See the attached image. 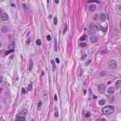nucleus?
Wrapping results in <instances>:
<instances>
[{
	"label": "nucleus",
	"instance_id": "25",
	"mask_svg": "<svg viewBox=\"0 0 121 121\" xmlns=\"http://www.w3.org/2000/svg\"><path fill=\"white\" fill-rule=\"evenodd\" d=\"M23 7L26 9H28L30 8V7L28 6H26V4L25 3H24L23 4Z\"/></svg>",
	"mask_w": 121,
	"mask_h": 121
},
{
	"label": "nucleus",
	"instance_id": "22",
	"mask_svg": "<svg viewBox=\"0 0 121 121\" xmlns=\"http://www.w3.org/2000/svg\"><path fill=\"white\" fill-rule=\"evenodd\" d=\"M65 27L64 29L63 33L64 34L63 35V36H65V34L66 33V32L67 31V30H68V28H67V24H66L65 25Z\"/></svg>",
	"mask_w": 121,
	"mask_h": 121
},
{
	"label": "nucleus",
	"instance_id": "26",
	"mask_svg": "<svg viewBox=\"0 0 121 121\" xmlns=\"http://www.w3.org/2000/svg\"><path fill=\"white\" fill-rule=\"evenodd\" d=\"M98 14H96L94 15V17L92 18V19L93 21H96L98 20Z\"/></svg>",
	"mask_w": 121,
	"mask_h": 121
},
{
	"label": "nucleus",
	"instance_id": "7",
	"mask_svg": "<svg viewBox=\"0 0 121 121\" xmlns=\"http://www.w3.org/2000/svg\"><path fill=\"white\" fill-rule=\"evenodd\" d=\"M106 88L105 85L103 84H101L99 87L98 89L101 93H103L105 90Z\"/></svg>",
	"mask_w": 121,
	"mask_h": 121
},
{
	"label": "nucleus",
	"instance_id": "58",
	"mask_svg": "<svg viewBox=\"0 0 121 121\" xmlns=\"http://www.w3.org/2000/svg\"><path fill=\"white\" fill-rule=\"evenodd\" d=\"M47 93V91L46 90H45L44 91V93Z\"/></svg>",
	"mask_w": 121,
	"mask_h": 121
},
{
	"label": "nucleus",
	"instance_id": "5",
	"mask_svg": "<svg viewBox=\"0 0 121 121\" xmlns=\"http://www.w3.org/2000/svg\"><path fill=\"white\" fill-rule=\"evenodd\" d=\"M108 102L110 103H112L115 101V98L113 95L108 96L107 98Z\"/></svg>",
	"mask_w": 121,
	"mask_h": 121
},
{
	"label": "nucleus",
	"instance_id": "13",
	"mask_svg": "<svg viewBox=\"0 0 121 121\" xmlns=\"http://www.w3.org/2000/svg\"><path fill=\"white\" fill-rule=\"evenodd\" d=\"M14 49L12 50H10L5 52L4 53V55H2L3 56H5L8 55L9 54L13 52H14Z\"/></svg>",
	"mask_w": 121,
	"mask_h": 121
},
{
	"label": "nucleus",
	"instance_id": "45",
	"mask_svg": "<svg viewBox=\"0 0 121 121\" xmlns=\"http://www.w3.org/2000/svg\"><path fill=\"white\" fill-rule=\"evenodd\" d=\"M14 56V54H11L10 56V58L11 59H13Z\"/></svg>",
	"mask_w": 121,
	"mask_h": 121
},
{
	"label": "nucleus",
	"instance_id": "42",
	"mask_svg": "<svg viewBox=\"0 0 121 121\" xmlns=\"http://www.w3.org/2000/svg\"><path fill=\"white\" fill-rule=\"evenodd\" d=\"M54 100L56 101H57L58 100L57 96L56 94H55L54 96Z\"/></svg>",
	"mask_w": 121,
	"mask_h": 121
},
{
	"label": "nucleus",
	"instance_id": "12",
	"mask_svg": "<svg viewBox=\"0 0 121 121\" xmlns=\"http://www.w3.org/2000/svg\"><path fill=\"white\" fill-rule=\"evenodd\" d=\"M96 6L95 5L92 4L89 6V10L90 11L93 12L96 9Z\"/></svg>",
	"mask_w": 121,
	"mask_h": 121
},
{
	"label": "nucleus",
	"instance_id": "29",
	"mask_svg": "<svg viewBox=\"0 0 121 121\" xmlns=\"http://www.w3.org/2000/svg\"><path fill=\"white\" fill-rule=\"evenodd\" d=\"M10 91H6L4 94V95L5 96H8L10 94Z\"/></svg>",
	"mask_w": 121,
	"mask_h": 121
},
{
	"label": "nucleus",
	"instance_id": "43",
	"mask_svg": "<svg viewBox=\"0 0 121 121\" xmlns=\"http://www.w3.org/2000/svg\"><path fill=\"white\" fill-rule=\"evenodd\" d=\"M56 62L57 63H59L60 62V60L58 58H56Z\"/></svg>",
	"mask_w": 121,
	"mask_h": 121
},
{
	"label": "nucleus",
	"instance_id": "38",
	"mask_svg": "<svg viewBox=\"0 0 121 121\" xmlns=\"http://www.w3.org/2000/svg\"><path fill=\"white\" fill-rule=\"evenodd\" d=\"M87 55L86 54H84L81 57L82 59H83L84 58H85L87 56Z\"/></svg>",
	"mask_w": 121,
	"mask_h": 121
},
{
	"label": "nucleus",
	"instance_id": "64",
	"mask_svg": "<svg viewBox=\"0 0 121 121\" xmlns=\"http://www.w3.org/2000/svg\"><path fill=\"white\" fill-rule=\"evenodd\" d=\"M120 27L121 29V22H120Z\"/></svg>",
	"mask_w": 121,
	"mask_h": 121
},
{
	"label": "nucleus",
	"instance_id": "44",
	"mask_svg": "<svg viewBox=\"0 0 121 121\" xmlns=\"http://www.w3.org/2000/svg\"><path fill=\"white\" fill-rule=\"evenodd\" d=\"M54 49L56 52L57 51V46L54 45Z\"/></svg>",
	"mask_w": 121,
	"mask_h": 121
},
{
	"label": "nucleus",
	"instance_id": "51",
	"mask_svg": "<svg viewBox=\"0 0 121 121\" xmlns=\"http://www.w3.org/2000/svg\"><path fill=\"white\" fill-rule=\"evenodd\" d=\"M3 81V79L2 78H0V84H1Z\"/></svg>",
	"mask_w": 121,
	"mask_h": 121
},
{
	"label": "nucleus",
	"instance_id": "1",
	"mask_svg": "<svg viewBox=\"0 0 121 121\" xmlns=\"http://www.w3.org/2000/svg\"><path fill=\"white\" fill-rule=\"evenodd\" d=\"M28 110L26 109H22L21 112L17 114L16 115L17 119L14 121H25L26 120V116L27 115Z\"/></svg>",
	"mask_w": 121,
	"mask_h": 121
},
{
	"label": "nucleus",
	"instance_id": "33",
	"mask_svg": "<svg viewBox=\"0 0 121 121\" xmlns=\"http://www.w3.org/2000/svg\"><path fill=\"white\" fill-rule=\"evenodd\" d=\"M105 74L106 73L104 71L101 72H100V75L101 76H104Z\"/></svg>",
	"mask_w": 121,
	"mask_h": 121
},
{
	"label": "nucleus",
	"instance_id": "59",
	"mask_svg": "<svg viewBox=\"0 0 121 121\" xmlns=\"http://www.w3.org/2000/svg\"><path fill=\"white\" fill-rule=\"evenodd\" d=\"M52 17V15H50L49 16V18L50 19H51Z\"/></svg>",
	"mask_w": 121,
	"mask_h": 121
},
{
	"label": "nucleus",
	"instance_id": "4",
	"mask_svg": "<svg viewBox=\"0 0 121 121\" xmlns=\"http://www.w3.org/2000/svg\"><path fill=\"white\" fill-rule=\"evenodd\" d=\"M108 66L110 69H116L117 66L116 61L113 60H109L108 63Z\"/></svg>",
	"mask_w": 121,
	"mask_h": 121
},
{
	"label": "nucleus",
	"instance_id": "21",
	"mask_svg": "<svg viewBox=\"0 0 121 121\" xmlns=\"http://www.w3.org/2000/svg\"><path fill=\"white\" fill-rule=\"evenodd\" d=\"M87 35H84L81 36L80 38V41H83L86 39Z\"/></svg>",
	"mask_w": 121,
	"mask_h": 121
},
{
	"label": "nucleus",
	"instance_id": "16",
	"mask_svg": "<svg viewBox=\"0 0 121 121\" xmlns=\"http://www.w3.org/2000/svg\"><path fill=\"white\" fill-rule=\"evenodd\" d=\"M106 100L105 99H103L100 100L99 102V104L100 106H103L106 103Z\"/></svg>",
	"mask_w": 121,
	"mask_h": 121
},
{
	"label": "nucleus",
	"instance_id": "56",
	"mask_svg": "<svg viewBox=\"0 0 121 121\" xmlns=\"http://www.w3.org/2000/svg\"><path fill=\"white\" fill-rule=\"evenodd\" d=\"M101 121H106V119L104 118H102L101 119Z\"/></svg>",
	"mask_w": 121,
	"mask_h": 121
},
{
	"label": "nucleus",
	"instance_id": "46",
	"mask_svg": "<svg viewBox=\"0 0 121 121\" xmlns=\"http://www.w3.org/2000/svg\"><path fill=\"white\" fill-rule=\"evenodd\" d=\"M11 6L12 7H13L14 8L16 7V6L15 4L13 3H12L10 4Z\"/></svg>",
	"mask_w": 121,
	"mask_h": 121
},
{
	"label": "nucleus",
	"instance_id": "15",
	"mask_svg": "<svg viewBox=\"0 0 121 121\" xmlns=\"http://www.w3.org/2000/svg\"><path fill=\"white\" fill-rule=\"evenodd\" d=\"M54 109L55 110V116L56 117H58L59 116V112L58 108L56 106L54 107Z\"/></svg>",
	"mask_w": 121,
	"mask_h": 121
},
{
	"label": "nucleus",
	"instance_id": "61",
	"mask_svg": "<svg viewBox=\"0 0 121 121\" xmlns=\"http://www.w3.org/2000/svg\"><path fill=\"white\" fill-rule=\"evenodd\" d=\"M3 89L1 88H0V94H1L2 90Z\"/></svg>",
	"mask_w": 121,
	"mask_h": 121
},
{
	"label": "nucleus",
	"instance_id": "41",
	"mask_svg": "<svg viewBox=\"0 0 121 121\" xmlns=\"http://www.w3.org/2000/svg\"><path fill=\"white\" fill-rule=\"evenodd\" d=\"M92 97V95H88V100L89 101H90Z\"/></svg>",
	"mask_w": 121,
	"mask_h": 121
},
{
	"label": "nucleus",
	"instance_id": "34",
	"mask_svg": "<svg viewBox=\"0 0 121 121\" xmlns=\"http://www.w3.org/2000/svg\"><path fill=\"white\" fill-rule=\"evenodd\" d=\"M48 96H44L43 100L44 101H47L48 100Z\"/></svg>",
	"mask_w": 121,
	"mask_h": 121
},
{
	"label": "nucleus",
	"instance_id": "31",
	"mask_svg": "<svg viewBox=\"0 0 121 121\" xmlns=\"http://www.w3.org/2000/svg\"><path fill=\"white\" fill-rule=\"evenodd\" d=\"M108 50L107 49H104L102 50L101 52L102 54H104L106 53L107 51Z\"/></svg>",
	"mask_w": 121,
	"mask_h": 121
},
{
	"label": "nucleus",
	"instance_id": "47",
	"mask_svg": "<svg viewBox=\"0 0 121 121\" xmlns=\"http://www.w3.org/2000/svg\"><path fill=\"white\" fill-rule=\"evenodd\" d=\"M31 40V39L30 38H29L26 41L27 43H29L30 42Z\"/></svg>",
	"mask_w": 121,
	"mask_h": 121
},
{
	"label": "nucleus",
	"instance_id": "63",
	"mask_svg": "<svg viewBox=\"0 0 121 121\" xmlns=\"http://www.w3.org/2000/svg\"><path fill=\"white\" fill-rule=\"evenodd\" d=\"M49 0H47V5H48L49 3Z\"/></svg>",
	"mask_w": 121,
	"mask_h": 121
},
{
	"label": "nucleus",
	"instance_id": "37",
	"mask_svg": "<svg viewBox=\"0 0 121 121\" xmlns=\"http://www.w3.org/2000/svg\"><path fill=\"white\" fill-rule=\"evenodd\" d=\"M51 39V37L50 35H48L47 36V39L48 40H50Z\"/></svg>",
	"mask_w": 121,
	"mask_h": 121
},
{
	"label": "nucleus",
	"instance_id": "32",
	"mask_svg": "<svg viewBox=\"0 0 121 121\" xmlns=\"http://www.w3.org/2000/svg\"><path fill=\"white\" fill-rule=\"evenodd\" d=\"M26 92V91L25 89L24 88H22V89L21 93L23 94H25Z\"/></svg>",
	"mask_w": 121,
	"mask_h": 121
},
{
	"label": "nucleus",
	"instance_id": "9",
	"mask_svg": "<svg viewBox=\"0 0 121 121\" xmlns=\"http://www.w3.org/2000/svg\"><path fill=\"white\" fill-rule=\"evenodd\" d=\"M90 40L91 43H95L97 42L98 39L97 37L94 35H92L90 37Z\"/></svg>",
	"mask_w": 121,
	"mask_h": 121
},
{
	"label": "nucleus",
	"instance_id": "48",
	"mask_svg": "<svg viewBox=\"0 0 121 121\" xmlns=\"http://www.w3.org/2000/svg\"><path fill=\"white\" fill-rule=\"evenodd\" d=\"M51 63L52 65H55V61L54 60H51Z\"/></svg>",
	"mask_w": 121,
	"mask_h": 121
},
{
	"label": "nucleus",
	"instance_id": "27",
	"mask_svg": "<svg viewBox=\"0 0 121 121\" xmlns=\"http://www.w3.org/2000/svg\"><path fill=\"white\" fill-rule=\"evenodd\" d=\"M85 117H88L91 116V113L89 111L87 112L86 114L84 115Z\"/></svg>",
	"mask_w": 121,
	"mask_h": 121
},
{
	"label": "nucleus",
	"instance_id": "40",
	"mask_svg": "<svg viewBox=\"0 0 121 121\" xmlns=\"http://www.w3.org/2000/svg\"><path fill=\"white\" fill-rule=\"evenodd\" d=\"M95 2L99 4H100L101 3V1L98 0H95Z\"/></svg>",
	"mask_w": 121,
	"mask_h": 121
},
{
	"label": "nucleus",
	"instance_id": "2",
	"mask_svg": "<svg viewBox=\"0 0 121 121\" xmlns=\"http://www.w3.org/2000/svg\"><path fill=\"white\" fill-rule=\"evenodd\" d=\"M113 107L111 106L108 105L103 108L102 112L105 114H109L112 113L114 110Z\"/></svg>",
	"mask_w": 121,
	"mask_h": 121
},
{
	"label": "nucleus",
	"instance_id": "10",
	"mask_svg": "<svg viewBox=\"0 0 121 121\" xmlns=\"http://www.w3.org/2000/svg\"><path fill=\"white\" fill-rule=\"evenodd\" d=\"M15 45V42H13L8 45V48L10 50H12L13 49H14V51Z\"/></svg>",
	"mask_w": 121,
	"mask_h": 121
},
{
	"label": "nucleus",
	"instance_id": "19",
	"mask_svg": "<svg viewBox=\"0 0 121 121\" xmlns=\"http://www.w3.org/2000/svg\"><path fill=\"white\" fill-rule=\"evenodd\" d=\"M1 30L2 32L6 33L8 32V29L7 27L6 26H3L2 27Z\"/></svg>",
	"mask_w": 121,
	"mask_h": 121
},
{
	"label": "nucleus",
	"instance_id": "30",
	"mask_svg": "<svg viewBox=\"0 0 121 121\" xmlns=\"http://www.w3.org/2000/svg\"><path fill=\"white\" fill-rule=\"evenodd\" d=\"M57 17H55L54 18V24L55 25H56L57 24Z\"/></svg>",
	"mask_w": 121,
	"mask_h": 121
},
{
	"label": "nucleus",
	"instance_id": "52",
	"mask_svg": "<svg viewBox=\"0 0 121 121\" xmlns=\"http://www.w3.org/2000/svg\"><path fill=\"white\" fill-rule=\"evenodd\" d=\"M88 91L90 95H92V91L91 89L90 88H89L88 90Z\"/></svg>",
	"mask_w": 121,
	"mask_h": 121
},
{
	"label": "nucleus",
	"instance_id": "55",
	"mask_svg": "<svg viewBox=\"0 0 121 121\" xmlns=\"http://www.w3.org/2000/svg\"><path fill=\"white\" fill-rule=\"evenodd\" d=\"M82 115H85V112L84 110H82Z\"/></svg>",
	"mask_w": 121,
	"mask_h": 121
},
{
	"label": "nucleus",
	"instance_id": "60",
	"mask_svg": "<svg viewBox=\"0 0 121 121\" xmlns=\"http://www.w3.org/2000/svg\"><path fill=\"white\" fill-rule=\"evenodd\" d=\"M48 96L47 95V93H44V96Z\"/></svg>",
	"mask_w": 121,
	"mask_h": 121
},
{
	"label": "nucleus",
	"instance_id": "8",
	"mask_svg": "<svg viewBox=\"0 0 121 121\" xmlns=\"http://www.w3.org/2000/svg\"><path fill=\"white\" fill-rule=\"evenodd\" d=\"M89 28L90 30L88 32V34L89 35H93L95 34L96 33V29L94 28V27L90 28V25L89 26Z\"/></svg>",
	"mask_w": 121,
	"mask_h": 121
},
{
	"label": "nucleus",
	"instance_id": "62",
	"mask_svg": "<svg viewBox=\"0 0 121 121\" xmlns=\"http://www.w3.org/2000/svg\"><path fill=\"white\" fill-rule=\"evenodd\" d=\"M97 98V96H96L95 95H94V99H95Z\"/></svg>",
	"mask_w": 121,
	"mask_h": 121
},
{
	"label": "nucleus",
	"instance_id": "3",
	"mask_svg": "<svg viewBox=\"0 0 121 121\" xmlns=\"http://www.w3.org/2000/svg\"><path fill=\"white\" fill-rule=\"evenodd\" d=\"M94 27V28L102 31L103 32H105L108 30V27H103L99 23H97L95 25L93 24H91L90 25V28Z\"/></svg>",
	"mask_w": 121,
	"mask_h": 121
},
{
	"label": "nucleus",
	"instance_id": "54",
	"mask_svg": "<svg viewBox=\"0 0 121 121\" xmlns=\"http://www.w3.org/2000/svg\"><path fill=\"white\" fill-rule=\"evenodd\" d=\"M55 2L56 4H58L59 2V0H55Z\"/></svg>",
	"mask_w": 121,
	"mask_h": 121
},
{
	"label": "nucleus",
	"instance_id": "23",
	"mask_svg": "<svg viewBox=\"0 0 121 121\" xmlns=\"http://www.w3.org/2000/svg\"><path fill=\"white\" fill-rule=\"evenodd\" d=\"M87 46V44L85 43H80V47L81 48L86 47Z\"/></svg>",
	"mask_w": 121,
	"mask_h": 121
},
{
	"label": "nucleus",
	"instance_id": "24",
	"mask_svg": "<svg viewBox=\"0 0 121 121\" xmlns=\"http://www.w3.org/2000/svg\"><path fill=\"white\" fill-rule=\"evenodd\" d=\"M36 43L39 46H40L41 44V42L40 39H37L36 41Z\"/></svg>",
	"mask_w": 121,
	"mask_h": 121
},
{
	"label": "nucleus",
	"instance_id": "20",
	"mask_svg": "<svg viewBox=\"0 0 121 121\" xmlns=\"http://www.w3.org/2000/svg\"><path fill=\"white\" fill-rule=\"evenodd\" d=\"M33 85L31 83L29 84L28 86V88L27 89L28 91H32L33 90Z\"/></svg>",
	"mask_w": 121,
	"mask_h": 121
},
{
	"label": "nucleus",
	"instance_id": "49",
	"mask_svg": "<svg viewBox=\"0 0 121 121\" xmlns=\"http://www.w3.org/2000/svg\"><path fill=\"white\" fill-rule=\"evenodd\" d=\"M30 31H28L27 33L26 34V37H28L29 34H30Z\"/></svg>",
	"mask_w": 121,
	"mask_h": 121
},
{
	"label": "nucleus",
	"instance_id": "36",
	"mask_svg": "<svg viewBox=\"0 0 121 121\" xmlns=\"http://www.w3.org/2000/svg\"><path fill=\"white\" fill-rule=\"evenodd\" d=\"M95 0H88L87 1V3H88L92 2H95Z\"/></svg>",
	"mask_w": 121,
	"mask_h": 121
},
{
	"label": "nucleus",
	"instance_id": "18",
	"mask_svg": "<svg viewBox=\"0 0 121 121\" xmlns=\"http://www.w3.org/2000/svg\"><path fill=\"white\" fill-rule=\"evenodd\" d=\"M115 86L117 88H119L118 87L121 86V80H118L116 83Z\"/></svg>",
	"mask_w": 121,
	"mask_h": 121
},
{
	"label": "nucleus",
	"instance_id": "17",
	"mask_svg": "<svg viewBox=\"0 0 121 121\" xmlns=\"http://www.w3.org/2000/svg\"><path fill=\"white\" fill-rule=\"evenodd\" d=\"M29 70L30 71H31L32 70V66L33 65V63L32 60L31 59L29 61Z\"/></svg>",
	"mask_w": 121,
	"mask_h": 121
},
{
	"label": "nucleus",
	"instance_id": "53",
	"mask_svg": "<svg viewBox=\"0 0 121 121\" xmlns=\"http://www.w3.org/2000/svg\"><path fill=\"white\" fill-rule=\"evenodd\" d=\"M83 92L84 94L85 95L87 93V90L85 89L83 90Z\"/></svg>",
	"mask_w": 121,
	"mask_h": 121
},
{
	"label": "nucleus",
	"instance_id": "35",
	"mask_svg": "<svg viewBox=\"0 0 121 121\" xmlns=\"http://www.w3.org/2000/svg\"><path fill=\"white\" fill-rule=\"evenodd\" d=\"M56 65H52V69L53 71H54L56 69Z\"/></svg>",
	"mask_w": 121,
	"mask_h": 121
},
{
	"label": "nucleus",
	"instance_id": "11",
	"mask_svg": "<svg viewBox=\"0 0 121 121\" xmlns=\"http://www.w3.org/2000/svg\"><path fill=\"white\" fill-rule=\"evenodd\" d=\"M106 15L104 13H101L100 14V20L102 22H104L106 20Z\"/></svg>",
	"mask_w": 121,
	"mask_h": 121
},
{
	"label": "nucleus",
	"instance_id": "50",
	"mask_svg": "<svg viewBox=\"0 0 121 121\" xmlns=\"http://www.w3.org/2000/svg\"><path fill=\"white\" fill-rule=\"evenodd\" d=\"M55 45H54L57 46V41L56 39H55L54 41Z\"/></svg>",
	"mask_w": 121,
	"mask_h": 121
},
{
	"label": "nucleus",
	"instance_id": "6",
	"mask_svg": "<svg viewBox=\"0 0 121 121\" xmlns=\"http://www.w3.org/2000/svg\"><path fill=\"white\" fill-rule=\"evenodd\" d=\"M0 16L1 19L3 21H6L8 19V15L6 13H2L0 15Z\"/></svg>",
	"mask_w": 121,
	"mask_h": 121
},
{
	"label": "nucleus",
	"instance_id": "14",
	"mask_svg": "<svg viewBox=\"0 0 121 121\" xmlns=\"http://www.w3.org/2000/svg\"><path fill=\"white\" fill-rule=\"evenodd\" d=\"M114 91V90L113 87L109 88L107 90V92L108 93L112 94L113 93Z\"/></svg>",
	"mask_w": 121,
	"mask_h": 121
},
{
	"label": "nucleus",
	"instance_id": "57",
	"mask_svg": "<svg viewBox=\"0 0 121 121\" xmlns=\"http://www.w3.org/2000/svg\"><path fill=\"white\" fill-rule=\"evenodd\" d=\"M42 74L43 76H44V72L43 71L42 72Z\"/></svg>",
	"mask_w": 121,
	"mask_h": 121
},
{
	"label": "nucleus",
	"instance_id": "28",
	"mask_svg": "<svg viewBox=\"0 0 121 121\" xmlns=\"http://www.w3.org/2000/svg\"><path fill=\"white\" fill-rule=\"evenodd\" d=\"M91 61L90 60H88L85 63V66H88L89 64L91 63Z\"/></svg>",
	"mask_w": 121,
	"mask_h": 121
},
{
	"label": "nucleus",
	"instance_id": "39",
	"mask_svg": "<svg viewBox=\"0 0 121 121\" xmlns=\"http://www.w3.org/2000/svg\"><path fill=\"white\" fill-rule=\"evenodd\" d=\"M42 104V102L40 101H39L38 104V108L40 107Z\"/></svg>",
	"mask_w": 121,
	"mask_h": 121
}]
</instances>
